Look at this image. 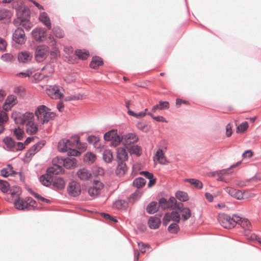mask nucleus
<instances>
[{"mask_svg":"<svg viewBox=\"0 0 261 261\" xmlns=\"http://www.w3.org/2000/svg\"><path fill=\"white\" fill-rule=\"evenodd\" d=\"M217 220L219 224L225 228L231 229L237 224L239 220H240V216L237 214L232 215V217L224 214H219Z\"/></svg>","mask_w":261,"mask_h":261,"instance_id":"nucleus-1","label":"nucleus"},{"mask_svg":"<svg viewBox=\"0 0 261 261\" xmlns=\"http://www.w3.org/2000/svg\"><path fill=\"white\" fill-rule=\"evenodd\" d=\"M35 115L38 119L42 123L48 122L54 119L56 114L50 111V109L44 105L39 106L35 111Z\"/></svg>","mask_w":261,"mask_h":261,"instance_id":"nucleus-2","label":"nucleus"},{"mask_svg":"<svg viewBox=\"0 0 261 261\" xmlns=\"http://www.w3.org/2000/svg\"><path fill=\"white\" fill-rule=\"evenodd\" d=\"M79 143V140H72L64 139L59 142L58 148L59 151L61 152H68L69 149L74 148Z\"/></svg>","mask_w":261,"mask_h":261,"instance_id":"nucleus-3","label":"nucleus"},{"mask_svg":"<svg viewBox=\"0 0 261 261\" xmlns=\"http://www.w3.org/2000/svg\"><path fill=\"white\" fill-rule=\"evenodd\" d=\"M49 48L45 45H40L36 47L35 52V59L37 62H41L46 59L48 55Z\"/></svg>","mask_w":261,"mask_h":261,"instance_id":"nucleus-4","label":"nucleus"},{"mask_svg":"<svg viewBox=\"0 0 261 261\" xmlns=\"http://www.w3.org/2000/svg\"><path fill=\"white\" fill-rule=\"evenodd\" d=\"M159 207L162 210H165L167 209L175 210L176 204H178L176 198L174 197H171L169 199L163 197L159 200Z\"/></svg>","mask_w":261,"mask_h":261,"instance_id":"nucleus-5","label":"nucleus"},{"mask_svg":"<svg viewBox=\"0 0 261 261\" xmlns=\"http://www.w3.org/2000/svg\"><path fill=\"white\" fill-rule=\"evenodd\" d=\"M180 220V215L177 211L171 213H166L163 218V224L166 226L170 221L179 223Z\"/></svg>","mask_w":261,"mask_h":261,"instance_id":"nucleus-6","label":"nucleus"},{"mask_svg":"<svg viewBox=\"0 0 261 261\" xmlns=\"http://www.w3.org/2000/svg\"><path fill=\"white\" fill-rule=\"evenodd\" d=\"M175 210L181 214V218H180L183 221L188 220L191 216V212L189 207H185L184 204L181 202H178L177 204H176Z\"/></svg>","mask_w":261,"mask_h":261,"instance_id":"nucleus-7","label":"nucleus"},{"mask_svg":"<svg viewBox=\"0 0 261 261\" xmlns=\"http://www.w3.org/2000/svg\"><path fill=\"white\" fill-rule=\"evenodd\" d=\"M33 118L34 114L33 113L26 112L23 114H20L18 117L14 118V120L17 123L26 125L33 121Z\"/></svg>","mask_w":261,"mask_h":261,"instance_id":"nucleus-8","label":"nucleus"},{"mask_svg":"<svg viewBox=\"0 0 261 261\" xmlns=\"http://www.w3.org/2000/svg\"><path fill=\"white\" fill-rule=\"evenodd\" d=\"M67 191L70 196L76 197L79 195L81 192L80 184L75 181L70 182L67 187Z\"/></svg>","mask_w":261,"mask_h":261,"instance_id":"nucleus-9","label":"nucleus"},{"mask_svg":"<svg viewBox=\"0 0 261 261\" xmlns=\"http://www.w3.org/2000/svg\"><path fill=\"white\" fill-rule=\"evenodd\" d=\"M25 33L22 28H18L16 29L12 35V40L15 43L22 44L24 43Z\"/></svg>","mask_w":261,"mask_h":261,"instance_id":"nucleus-10","label":"nucleus"},{"mask_svg":"<svg viewBox=\"0 0 261 261\" xmlns=\"http://www.w3.org/2000/svg\"><path fill=\"white\" fill-rule=\"evenodd\" d=\"M46 93L53 99H60L63 94L59 92V88L57 85L49 86L46 89Z\"/></svg>","mask_w":261,"mask_h":261,"instance_id":"nucleus-11","label":"nucleus"},{"mask_svg":"<svg viewBox=\"0 0 261 261\" xmlns=\"http://www.w3.org/2000/svg\"><path fill=\"white\" fill-rule=\"evenodd\" d=\"M57 163L63 165L66 169H70L75 166L76 160L74 157L59 158H57Z\"/></svg>","mask_w":261,"mask_h":261,"instance_id":"nucleus-12","label":"nucleus"},{"mask_svg":"<svg viewBox=\"0 0 261 261\" xmlns=\"http://www.w3.org/2000/svg\"><path fill=\"white\" fill-rule=\"evenodd\" d=\"M103 187V184L98 180H94L92 186L90 187L88 189V193L91 196L95 197L99 193Z\"/></svg>","mask_w":261,"mask_h":261,"instance_id":"nucleus-13","label":"nucleus"},{"mask_svg":"<svg viewBox=\"0 0 261 261\" xmlns=\"http://www.w3.org/2000/svg\"><path fill=\"white\" fill-rule=\"evenodd\" d=\"M225 192L228 193L230 196L238 199L242 200L244 199V195L245 192H243L239 190H237L233 188L226 187L225 189Z\"/></svg>","mask_w":261,"mask_h":261,"instance_id":"nucleus-14","label":"nucleus"},{"mask_svg":"<svg viewBox=\"0 0 261 261\" xmlns=\"http://www.w3.org/2000/svg\"><path fill=\"white\" fill-rule=\"evenodd\" d=\"M14 205L16 208L19 210H30L33 206L22 198H18L14 202Z\"/></svg>","mask_w":261,"mask_h":261,"instance_id":"nucleus-15","label":"nucleus"},{"mask_svg":"<svg viewBox=\"0 0 261 261\" xmlns=\"http://www.w3.org/2000/svg\"><path fill=\"white\" fill-rule=\"evenodd\" d=\"M62 165L57 163V159H56L53 160V166L47 169V172L53 176L59 174L62 171Z\"/></svg>","mask_w":261,"mask_h":261,"instance_id":"nucleus-16","label":"nucleus"},{"mask_svg":"<svg viewBox=\"0 0 261 261\" xmlns=\"http://www.w3.org/2000/svg\"><path fill=\"white\" fill-rule=\"evenodd\" d=\"M16 15L18 18L21 19V21L28 20L30 18V10L27 7L17 10Z\"/></svg>","mask_w":261,"mask_h":261,"instance_id":"nucleus-17","label":"nucleus"},{"mask_svg":"<svg viewBox=\"0 0 261 261\" xmlns=\"http://www.w3.org/2000/svg\"><path fill=\"white\" fill-rule=\"evenodd\" d=\"M33 58V55L29 51H22L18 54V60L19 62L27 63Z\"/></svg>","mask_w":261,"mask_h":261,"instance_id":"nucleus-18","label":"nucleus"},{"mask_svg":"<svg viewBox=\"0 0 261 261\" xmlns=\"http://www.w3.org/2000/svg\"><path fill=\"white\" fill-rule=\"evenodd\" d=\"M123 144L125 145L133 144L138 141V138L134 133H128L122 136Z\"/></svg>","mask_w":261,"mask_h":261,"instance_id":"nucleus-19","label":"nucleus"},{"mask_svg":"<svg viewBox=\"0 0 261 261\" xmlns=\"http://www.w3.org/2000/svg\"><path fill=\"white\" fill-rule=\"evenodd\" d=\"M46 31L42 28H36L32 32V35L34 39L37 41H41L45 37Z\"/></svg>","mask_w":261,"mask_h":261,"instance_id":"nucleus-20","label":"nucleus"},{"mask_svg":"<svg viewBox=\"0 0 261 261\" xmlns=\"http://www.w3.org/2000/svg\"><path fill=\"white\" fill-rule=\"evenodd\" d=\"M76 175L81 180H87L91 176L90 171L85 168L80 169L77 171Z\"/></svg>","mask_w":261,"mask_h":261,"instance_id":"nucleus-21","label":"nucleus"},{"mask_svg":"<svg viewBox=\"0 0 261 261\" xmlns=\"http://www.w3.org/2000/svg\"><path fill=\"white\" fill-rule=\"evenodd\" d=\"M128 154L126 149L122 147L118 148L117 149V162H124L127 160Z\"/></svg>","mask_w":261,"mask_h":261,"instance_id":"nucleus-22","label":"nucleus"},{"mask_svg":"<svg viewBox=\"0 0 261 261\" xmlns=\"http://www.w3.org/2000/svg\"><path fill=\"white\" fill-rule=\"evenodd\" d=\"M53 180V176L48 173V172H46L45 174L42 175L40 177V181L43 185L46 187L51 185Z\"/></svg>","mask_w":261,"mask_h":261,"instance_id":"nucleus-23","label":"nucleus"},{"mask_svg":"<svg viewBox=\"0 0 261 261\" xmlns=\"http://www.w3.org/2000/svg\"><path fill=\"white\" fill-rule=\"evenodd\" d=\"M240 220H239L237 224H239L243 228L245 229V233L246 236H248L250 233L249 227L251 225L250 222L247 218H242L240 216Z\"/></svg>","mask_w":261,"mask_h":261,"instance_id":"nucleus-24","label":"nucleus"},{"mask_svg":"<svg viewBox=\"0 0 261 261\" xmlns=\"http://www.w3.org/2000/svg\"><path fill=\"white\" fill-rule=\"evenodd\" d=\"M161 223L160 219L158 217L151 216L148 220V224L150 228L155 229L159 228Z\"/></svg>","mask_w":261,"mask_h":261,"instance_id":"nucleus-25","label":"nucleus"},{"mask_svg":"<svg viewBox=\"0 0 261 261\" xmlns=\"http://www.w3.org/2000/svg\"><path fill=\"white\" fill-rule=\"evenodd\" d=\"M159 209V203L154 201L150 202L146 208V212L149 214H154L158 212Z\"/></svg>","mask_w":261,"mask_h":261,"instance_id":"nucleus-26","label":"nucleus"},{"mask_svg":"<svg viewBox=\"0 0 261 261\" xmlns=\"http://www.w3.org/2000/svg\"><path fill=\"white\" fill-rule=\"evenodd\" d=\"M53 187L55 190L63 189L65 186V181L62 178L58 177L53 180Z\"/></svg>","mask_w":261,"mask_h":261,"instance_id":"nucleus-27","label":"nucleus"},{"mask_svg":"<svg viewBox=\"0 0 261 261\" xmlns=\"http://www.w3.org/2000/svg\"><path fill=\"white\" fill-rule=\"evenodd\" d=\"M39 19L41 22H42L48 30H50L51 28L50 19L48 17L47 14L45 12H42L40 14Z\"/></svg>","mask_w":261,"mask_h":261,"instance_id":"nucleus-28","label":"nucleus"},{"mask_svg":"<svg viewBox=\"0 0 261 261\" xmlns=\"http://www.w3.org/2000/svg\"><path fill=\"white\" fill-rule=\"evenodd\" d=\"M127 170L126 164L123 162H118V165L116 169L117 175L121 176L123 175Z\"/></svg>","mask_w":261,"mask_h":261,"instance_id":"nucleus-29","label":"nucleus"},{"mask_svg":"<svg viewBox=\"0 0 261 261\" xmlns=\"http://www.w3.org/2000/svg\"><path fill=\"white\" fill-rule=\"evenodd\" d=\"M16 98L14 96L10 95L7 98L5 105H4V109L7 111L11 108L15 104Z\"/></svg>","mask_w":261,"mask_h":261,"instance_id":"nucleus-30","label":"nucleus"},{"mask_svg":"<svg viewBox=\"0 0 261 261\" xmlns=\"http://www.w3.org/2000/svg\"><path fill=\"white\" fill-rule=\"evenodd\" d=\"M27 133L29 135L35 134L38 131V126L33 121L25 125Z\"/></svg>","mask_w":261,"mask_h":261,"instance_id":"nucleus-31","label":"nucleus"},{"mask_svg":"<svg viewBox=\"0 0 261 261\" xmlns=\"http://www.w3.org/2000/svg\"><path fill=\"white\" fill-rule=\"evenodd\" d=\"M44 145V141L38 142L34 145L29 151L28 153L30 154L29 156L34 155L36 152L39 151Z\"/></svg>","mask_w":261,"mask_h":261,"instance_id":"nucleus-32","label":"nucleus"},{"mask_svg":"<svg viewBox=\"0 0 261 261\" xmlns=\"http://www.w3.org/2000/svg\"><path fill=\"white\" fill-rule=\"evenodd\" d=\"M103 64V61L101 58L98 56H95L92 58V61L90 64V66L93 69H96Z\"/></svg>","mask_w":261,"mask_h":261,"instance_id":"nucleus-33","label":"nucleus"},{"mask_svg":"<svg viewBox=\"0 0 261 261\" xmlns=\"http://www.w3.org/2000/svg\"><path fill=\"white\" fill-rule=\"evenodd\" d=\"M146 183V181L144 178L139 177L134 180L133 186L137 189H140L142 188Z\"/></svg>","mask_w":261,"mask_h":261,"instance_id":"nucleus-34","label":"nucleus"},{"mask_svg":"<svg viewBox=\"0 0 261 261\" xmlns=\"http://www.w3.org/2000/svg\"><path fill=\"white\" fill-rule=\"evenodd\" d=\"M155 156L161 164L166 165L167 163L168 162L162 149H160L156 151Z\"/></svg>","mask_w":261,"mask_h":261,"instance_id":"nucleus-35","label":"nucleus"},{"mask_svg":"<svg viewBox=\"0 0 261 261\" xmlns=\"http://www.w3.org/2000/svg\"><path fill=\"white\" fill-rule=\"evenodd\" d=\"M127 202L124 200H118L113 203L114 207L119 210H124L127 206Z\"/></svg>","mask_w":261,"mask_h":261,"instance_id":"nucleus-36","label":"nucleus"},{"mask_svg":"<svg viewBox=\"0 0 261 261\" xmlns=\"http://www.w3.org/2000/svg\"><path fill=\"white\" fill-rule=\"evenodd\" d=\"M103 159L107 163H111L113 159V152L110 149H106L103 152Z\"/></svg>","mask_w":261,"mask_h":261,"instance_id":"nucleus-37","label":"nucleus"},{"mask_svg":"<svg viewBox=\"0 0 261 261\" xmlns=\"http://www.w3.org/2000/svg\"><path fill=\"white\" fill-rule=\"evenodd\" d=\"M186 182H188L191 185L194 186L197 189H201L202 188L203 184L198 179L195 178H187L185 180Z\"/></svg>","mask_w":261,"mask_h":261,"instance_id":"nucleus-38","label":"nucleus"},{"mask_svg":"<svg viewBox=\"0 0 261 261\" xmlns=\"http://www.w3.org/2000/svg\"><path fill=\"white\" fill-rule=\"evenodd\" d=\"M3 142L9 149L12 150L15 146V142L10 137H6L3 140Z\"/></svg>","mask_w":261,"mask_h":261,"instance_id":"nucleus-39","label":"nucleus"},{"mask_svg":"<svg viewBox=\"0 0 261 261\" xmlns=\"http://www.w3.org/2000/svg\"><path fill=\"white\" fill-rule=\"evenodd\" d=\"M86 96L83 94L76 93L71 96H67L65 97V100L66 101L74 100H81L85 99Z\"/></svg>","mask_w":261,"mask_h":261,"instance_id":"nucleus-40","label":"nucleus"},{"mask_svg":"<svg viewBox=\"0 0 261 261\" xmlns=\"http://www.w3.org/2000/svg\"><path fill=\"white\" fill-rule=\"evenodd\" d=\"M75 55L82 60L87 59L89 56V51L87 50L77 49L75 51Z\"/></svg>","mask_w":261,"mask_h":261,"instance_id":"nucleus-41","label":"nucleus"},{"mask_svg":"<svg viewBox=\"0 0 261 261\" xmlns=\"http://www.w3.org/2000/svg\"><path fill=\"white\" fill-rule=\"evenodd\" d=\"M117 132V129H113L106 133L103 136L105 140L106 141H112L116 135Z\"/></svg>","mask_w":261,"mask_h":261,"instance_id":"nucleus-42","label":"nucleus"},{"mask_svg":"<svg viewBox=\"0 0 261 261\" xmlns=\"http://www.w3.org/2000/svg\"><path fill=\"white\" fill-rule=\"evenodd\" d=\"M175 197L180 201H186L189 199L187 193L182 191H177L175 193Z\"/></svg>","mask_w":261,"mask_h":261,"instance_id":"nucleus-43","label":"nucleus"},{"mask_svg":"<svg viewBox=\"0 0 261 261\" xmlns=\"http://www.w3.org/2000/svg\"><path fill=\"white\" fill-rule=\"evenodd\" d=\"M141 150V147L138 145H132L129 147L128 149L129 152L131 154H136L137 156L141 155L140 151Z\"/></svg>","mask_w":261,"mask_h":261,"instance_id":"nucleus-44","label":"nucleus"},{"mask_svg":"<svg viewBox=\"0 0 261 261\" xmlns=\"http://www.w3.org/2000/svg\"><path fill=\"white\" fill-rule=\"evenodd\" d=\"M96 159V155L92 153H87L84 156V161L87 163L90 164L93 163Z\"/></svg>","mask_w":261,"mask_h":261,"instance_id":"nucleus-45","label":"nucleus"},{"mask_svg":"<svg viewBox=\"0 0 261 261\" xmlns=\"http://www.w3.org/2000/svg\"><path fill=\"white\" fill-rule=\"evenodd\" d=\"M10 189L9 184L5 180L0 179V190L4 193L8 192Z\"/></svg>","mask_w":261,"mask_h":261,"instance_id":"nucleus-46","label":"nucleus"},{"mask_svg":"<svg viewBox=\"0 0 261 261\" xmlns=\"http://www.w3.org/2000/svg\"><path fill=\"white\" fill-rule=\"evenodd\" d=\"M178 223L173 222L169 225L168 227V230L172 233H176L179 230V226L177 224Z\"/></svg>","mask_w":261,"mask_h":261,"instance_id":"nucleus-47","label":"nucleus"},{"mask_svg":"<svg viewBox=\"0 0 261 261\" xmlns=\"http://www.w3.org/2000/svg\"><path fill=\"white\" fill-rule=\"evenodd\" d=\"M13 133L18 140H21L23 139L24 132L22 129H20L19 127L15 128Z\"/></svg>","mask_w":261,"mask_h":261,"instance_id":"nucleus-48","label":"nucleus"},{"mask_svg":"<svg viewBox=\"0 0 261 261\" xmlns=\"http://www.w3.org/2000/svg\"><path fill=\"white\" fill-rule=\"evenodd\" d=\"M127 113L129 115L134 116L137 118H143L146 115L145 112H141L139 113H135L134 111L129 110L127 111Z\"/></svg>","mask_w":261,"mask_h":261,"instance_id":"nucleus-49","label":"nucleus"},{"mask_svg":"<svg viewBox=\"0 0 261 261\" xmlns=\"http://www.w3.org/2000/svg\"><path fill=\"white\" fill-rule=\"evenodd\" d=\"M248 127V123L247 121H244L240 124L237 128V133H241L245 131Z\"/></svg>","mask_w":261,"mask_h":261,"instance_id":"nucleus-50","label":"nucleus"},{"mask_svg":"<svg viewBox=\"0 0 261 261\" xmlns=\"http://www.w3.org/2000/svg\"><path fill=\"white\" fill-rule=\"evenodd\" d=\"M10 17L9 11L5 9H0V20L7 19Z\"/></svg>","mask_w":261,"mask_h":261,"instance_id":"nucleus-51","label":"nucleus"},{"mask_svg":"<svg viewBox=\"0 0 261 261\" xmlns=\"http://www.w3.org/2000/svg\"><path fill=\"white\" fill-rule=\"evenodd\" d=\"M122 140V137H121L119 135H118L117 132L116 135L112 140V144L113 146H116L120 143Z\"/></svg>","mask_w":261,"mask_h":261,"instance_id":"nucleus-52","label":"nucleus"},{"mask_svg":"<svg viewBox=\"0 0 261 261\" xmlns=\"http://www.w3.org/2000/svg\"><path fill=\"white\" fill-rule=\"evenodd\" d=\"M54 34L58 38H61L63 37V32L59 27H55L53 30Z\"/></svg>","mask_w":261,"mask_h":261,"instance_id":"nucleus-53","label":"nucleus"},{"mask_svg":"<svg viewBox=\"0 0 261 261\" xmlns=\"http://www.w3.org/2000/svg\"><path fill=\"white\" fill-rule=\"evenodd\" d=\"M67 154L69 156L74 157L79 156L81 154V152L76 149H74V148H71L69 149Z\"/></svg>","mask_w":261,"mask_h":261,"instance_id":"nucleus-54","label":"nucleus"},{"mask_svg":"<svg viewBox=\"0 0 261 261\" xmlns=\"http://www.w3.org/2000/svg\"><path fill=\"white\" fill-rule=\"evenodd\" d=\"M158 106L160 110L168 109L169 108V103L167 101H160Z\"/></svg>","mask_w":261,"mask_h":261,"instance_id":"nucleus-55","label":"nucleus"},{"mask_svg":"<svg viewBox=\"0 0 261 261\" xmlns=\"http://www.w3.org/2000/svg\"><path fill=\"white\" fill-rule=\"evenodd\" d=\"M1 59L5 62H12L13 56L10 54H5L1 56Z\"/></svg>","mask_w":261,"mask_h":261,"instance_id":"nucleus-56","label":"nucleus"},{"mask_svg":"<svg viewBox=\"0 0 261 261\" xmlns=\"http://www.w3.org/2000/svg\"><path fill=\"white\" fill-rule=\"evenodd\" d=\"M8 119V116L5 112H0V124H3Z\"/></svg>","mask_w":261,"mask_h":261,"instance_id":"nucleus-57","label":"nucleus"},{"mask_svg":"<svg viewBox=\"0 0 261 261\" xmlns=\"http://www.w3.org/2000/svg\"><path fill=\"white\" fill-rule=\"evenodd\" d=\"M87 141L89 143L95 144L99 141V138L94 135H91L88 137Z\"/></svg>","mask_w":261,"mask_h":261,"instance_id":"nucleus-58","label":"nucleus"},{"mask_svg":"<svg viewBox=\"0 0 261 261\" xmlns=\"http://www.w3.org/2000/svg\"><path fill=\"white\" fill-rule=\"evenodd\" d=\"M24 144H23V143L22 142H17V143H15V146L14 147V148L13 149V151H14V150H16V151H18V150H22V149H23L24 148Z\"/></svg>","mask_w":261,"mask_h":261,"instance_id":"nucleus-59","label":"nucleus"},{"mask_svg":"<svg viewBox=\"0 0 261 261\" xmlns=\"http://www.w3.org/2000/svg\"><path fill=\"white\" fill-rule=\"evenodd\" d=\"M138 246L140 247V251L142 253H145L146 252L145 248L150 247L149 245L143 243H138Z\"/></svg>","mask_w":261,"mask_h":261,"instance_id":"nucleus-60","label":"nucleus"},{"mask_svg":"<svg viewBox=\"0 0 261 261\" xmlns=\"http://www.w3.org/2000/svg\"><path fill=\"white\" fill-rule=\"evenodd\" d=\"M32 74V72L29 70H27L25 71L20 72L17 74V75L19 77L22 76L23 77H29L30 75Z\"/></svg>","mask_w":261,"mask_h":261,"instance_id":"nucleus-61","label":"nucleus"},{"mask_svg":"<svg viewBox=\"0 0 261 261\" xmlns=\"http://www.w3.org/2000/svg\"><path fill=\"white\" fill-rule=\"evenodd\" d=\"M140 174L143 175L146 178L149 179L153 177V174L147 171H143L140 172Z\"/></svg>","mask_w":261,"mask_h":261,"instance_id":"nucleus-62","label":"nucleus"},{"mask_svg":"<svg viewBox=\"0 0 261 261\" xmlns=\"http://www.w3.org/2000/svg\"><path fill=\"white\" fill-rule=\"evenodd\" d=\"M232 133V126L230 123H228L226 126V136L229 137L231 136Z\"/></svg>","mask_w":261,"mask_h":261,"instance_id":"nucleus-63","label":"nucleus"},{"mask_svg":"<svg viewBox=\"0 0 261 261\" xmlns=\"http://www.w3.org/2000/svg\"><path fill=\"white\" fill-rule=\"evenodd\" d=\"M101 215L106 219H109L110 221H113L114 222H117V219L111 216L109 214H107V213H102Z\"/></svg>","mask_w":261,"mask_h":261,"instance_id":"nucleus-64","label":"nucleus"}]
</instances>
